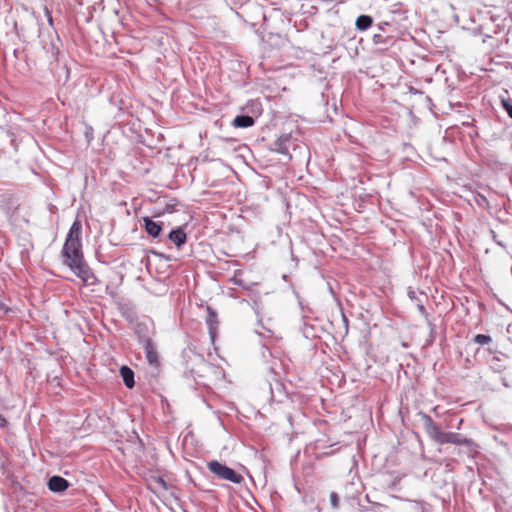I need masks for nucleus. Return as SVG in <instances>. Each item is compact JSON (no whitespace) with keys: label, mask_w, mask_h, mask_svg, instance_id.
<instances>
[{"label":"nucleus","mask_w":512,"mask_h":512,"mask_svg":"<svg viewBox=\"0 0 512 512\" xmlns=\"http://www.w3.org/2000/svg\"><path fill=\"white\" fill-rule=\"evenodd\" d=\"M147 487L154 494L162 493L169 489L167 482L161 476H151L148 478Z\"/></svg>","instance_id":"obj_6"},{"label":"nucleus","mask_w":512,"mask_h":512,"mask_svg":"<svg viewBox=\"0 0 512 512\" xmlns=\"http://www.w3.org/2000/svg\"><path fill=\"white\" fill-rule=\"evenodd\" d=\"M296 144L294 143L292 136L290 134H282L274 143L272 150L278 152L283 155L290 156V149L295 148Z\"/></svg>","instance_id":"obj_4"},{"label":"nucleus","mask_w":512,"mask_h":512,"mask_svg":"<svg viewBox=\"0 0 512 512\" xmlns=\"http://www.w3.org/2000/svg\"><path fill=\"white\" fill-rule=\"evenodd\" d=\"M46 16H47L49 24L52 25L53 24V18H52L51 13L48 10H46Z\"/></svg>","instance_id":"obj_19"},{"label":"nucleus","mask_w":512,"mask_h":512,"mask_svg":"<svg viewBox=\"0 0 512 512\" xmlns=\"http://www.w3.org/2000/svg\"><path fill=\"white\" fill-rule=\"evenodd\" d=\"M143 347L149 364L157 367L159 365L158 353L156 351V347L149 338L143 340Z\"/></svg>","instance_id":"obj_7"},{"label":"nucleus","mask_w":512,"mask_h":512,"mask_svg":"<svg viewBox=\"0 0 512 512\" xmlns=\"http://www.w3.org/2000/svg\"><path fill=\"white\" fill-rule=\"evenodd\" d=\"M207 467L209 471L219 479L227 480L234 484H240L244 480L241 474L217 460L207 462Z\"/></svg>","instance_id":"obj_3"},{"label":"nucleus","mask_w":512,"mask_h":512,"mask_svg":"<svg viewBox=\"0 0 512 512\" xmlns=\"http://www.w3.org/2000/svg\"><path fill=\"white\" fill-rule=\"evenodd\" d=\"M409 296L411 299H413L415 297V293L413 291L409 292Z\"/></svg>","instance_id":"obj_24"},{"label":"nucleus","mask_w":512,"mask_h":512,"mask_svg":"<svg viewBox=\"0 0 512 512\" xmlns=\"http://www.w3.org/2000/svg\"><path fill=\"white\" fill-rule=\"evenodd\" d=\"M501 104L510 118H512V101L510 99L501 98Z\"/></svg>","instance_id":"obj_17"},{"label":"nucleus","mask_w":512,"mask_h":512,"mask_svg":"<svg viewBox=\"0 0 512 512\" xmlns=\"http://www.w3.org/2000/svg\"><path fill=\"white\" fill-rule=\"evenodd\" d=\"M490 367L495 372H502L505 369L503 360L499 356H493L490 360Z\"/></svg>","instance_id":"obj_15"},{"label":"nucleus","mask_w":512,"mask_h":512,"mask_svg":"<svg viewBox=\"0 0 512 512\" xmlns=\"http://www.w3.org/2000/svg\"><path fill=\"white\" fill-rule=\"evenodd\" d=\"M330 502L333 507H337L338 505V496L336 493H331L330 495Z\"/></svg>","instance_id":"obj_18"},{"label":"nucleus","mask_w":512,"mask_h":512,"mask_svg":"<svg viewBox=\"0 0 512 512\" xmlns=\"http://www.w3.org/2000/svg\"><path fill=\"white\" fill-rule=\"evenodd\" d=\"M6 424V420L0 415V426L3 427Z\"/></svg>","instance_id":"obj_22"},{"label":"nucleus","mask_w":512,"mask_h":512,"mask_svg":"<svg viewBox=\"0 0 512 512\" xmlns=\"http://www.w3.org/2000/svg\"><path fill=\"white\" fill-rule=\"evenodd\" d=\"M207 313H208V315H207L206 322H207V325L209 328L210 336L213 339L215 337L216 330L218 327L217 313L214 310H212L210 307H207Z\"/></svg>","instance_id":"obj_11"},{"label":"nucleus","mask_w":512,"mask_h":512,"mask_svg":"<svg viewBox=\"0 0 512 512\" xmlns=\"http://www.w3.org/2000/svg\"><path fill=\"white\" fill-rule=\"evenodd\" d=\"M81 222L76 219L62 248L63 263L67 265L85 285H95L97 278L84 260L81 243Z\"/></svg>","instance_id":"obj_1"},{"label":"nucleus","mask_w":512,"mask_h":512,"mask_svg":"<svg viewBox=\"0 0 512 512\" xmlns=\"http://www.w3.org/2000/svg\"><path fill=\"white\" fill-rule=\"evenodd\" d=\"M373 19L369 15H360L355 22L356 29L359 31H365L371 27Z\"/></svg>","instance_id":"obj_14"},{"label":"nucleus","mask_w":512,"mask_h":512,"mask_svg":"<svg viewBox=\"0 0 512 512\" xmlns=\"http://www.w3.org/2000/svg\"><path fill=\"white\" fill-rule=\"evenodd\" d=\"M254 118L249 115H238L234 118L232 124L238 128H248L254 125Z\"/></svg>","instance_id":"obj_12"},{"label":"nucleus","mask_w":512,"mask_h":512,"mask_svg":"<svg viewBox=\"0 0 512 512\" xmlns=\"http://www.w3.org/2000/svg\"><path fill=\"white\" fill-rule=\"evenodd\" d=\"M342 318H343V322L345 324V329H346V332H347L348 331V319H347V317L344 314H342Z\"/></svg>","instance_id":"obj_20"},{"label":"nucleus","mask_w":512,"mask_h":512,"mask_svg":"<svg viewBox=\"0 0 512 512\" xmlns=\"http://www.w3.org/2000/svg\"><path fill=\"white\" fill-rule=\"evenodd\" d=\"M418 309L422 314L426 312L425 307L422 304H418Z\"/></svg>","instance_id":"obj_21"},{"label":"nucleus","mask_w":512,"mask_h":512,"mask_svg":"<svg viewBox=\"0 0 512 512\" xmlns=\"http://www.w3.org/2000/svg\"><path fill=\"white\" fill-rule=\"evenodd\" d=\"M69 487V482L61 476H52L48 481V488L52 492L61 493Z\"/></svg>","instance_id":"obj_8"},{"label":"nucleus","mask_w":512,"mask_h":512,"mask_svg":"<svg viewBox=\"0 0 512 512\" xmlns=\"http://www.w3.org/2000/svg\"><path fill=\"white\" fill-rule=\"evenodd\" d=\"M165 211L166 212H172L173 211L172 205H167L166 208H165Z\"/></svg>","instance_id":"obj_23"},{"label":"nucleus","mask_w":512,"mask_h":512,"mask_svg":"<svg viewBox=\"0 0 512 512\" xmlns=\"http://www.w3.org/2000/svg\"><path fill=\"white\" fill-rule=\"evenodd\" d=\"M12 465L9 461L8 450H0V478L13 479Z\"/></svg>","instance_id":"obj_5"},{"label":"nucleus","mask_w":512,"mask_h":512,"mask_svg":"<svg viewBox=\"0 0 512 512\" xmlns=\"http://www.w3.org/2000/svg\"><path fill=\"white\" fill-rule=\"evenodd\" d=\"M120 375L123 379L124 384L128 388L134 387V372L127 366H122L120 369Z\"/></svg>","instance_id":"obj_13"},{"label":"nucleus","mask_w":512,"mask_h":512,"mask_svg":"<svg viewBox=\"0 0 512 512\" xmlns=\"http://www.w3.org/2000/svg\"><path fill=\"white\" fill-rule=\"evenodd\" d=\"M10 136H13V134H9ZM11 142H13L14 146L16 147V144H15V139L13 137H11Z\"/></svg>","instance_id":"obj_25"},{"label":"nucleus","mask_w":512,"mask_h":512,"mask_svg":"<svg viewBox=\"0 0 512 512\" xmlns=\"http://www.w3.org/2000/svg\"><path fill=\"white\" fill-rule=\"evenodd\" d=\"M168 237L178 248L182 247L187 240L186 233L181 227L171 230Z\"/></svg>","instance_id":"obj_10"},{"label":"nucleus","mask_w":512,"mask_h":512,"mask_svg":"<svg viewBox=\"0 0 512 512\" xmlns=\"http://www.w3.org/2000/svg\"><path fill=\"white\" fill-rule=\"evenodd\" d=\"M420 416L427 435L435 444H452L456 446H470L472 444L469 439L459 433L442 431L430 416L424 413H420Z\"/></svg>","instance_id":"obj_2"},{"label":"nucleus","mask_w":512,"mask_h":512,"mask_svg":"<svg viewBox=\"0 0 512 512\" xmlns=\"http://www.w3.org/2000/svg\"><path fill=\"white\" fill-rule=\"evenodd\" d=\"M491 340H492L491 337L489 335H485V334H477L474 337V342L479 345L488 344L491 342Z\"/></svg>","instance_id":"obj_16"},{"label":"nucleus","mask_w":512,"mask_h":512,"mask_svg":"<svg viewBox=\"0 0 512 512\" xmlns=\"http://www.w3.org/2000/svg\"><path fill=\"white\" fill-rule=\"evenodd\" d=\"M143 222H144L145 231L147 232V234L149 236H151L153 238L159 237V235L162 231L161 223L155 222L149 217H144Z\"/></svg>","instance_id":"obj_9"}]
</instances>
